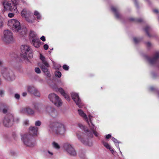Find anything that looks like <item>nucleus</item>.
Segmentation results:
<instances>
[{
    "label": "nucleus",
    "instance_id": "dca6fc26",
    "mask_svg": "<svg viewBox=\"0 0 159 159\" xmlns=\"http://www.w3.org/2000/svg\"><path fill=\"white\" fill-rule=\"evenodd\" d=\"M21 112L23 113H27L30 115H32L34 113V110L29 107L23 108L21 110Z\"/></svg>",
    "mask_w": 159,
    "mask_h": 159
},
{
    "label": "nucleus",
    "instance_id": "a18cd8bd",
    "mask_svg": "<svg viewBox=\"0 0 159 159\" xmlns=\"http://www.w3.org/2000/svg\"><path fill=\"white\" fill-rule=\"evenodd\" d=\"M12 3L15 4H17L19 0H11Z\"/></svg>",
    "mask_w": 159,
    "mask_h": 159
},
{
    "label": "nucleus",
    "instance_id": "79ce46f5",
    "mask_svg": "<svg viewBox=\"0 0 159 159\" xmlns=\"http://www.w3.org/2000/svg\"><path fill=\"white\" fill-rule=\"evenodd\" d=\"M35 72L38 74H39L41 73L39 67L36 68H35Z\"/></svg>",
    "mask_w": 159,
    "mask_h": 159
},
{
    "label": "nucleus",
    "instance_id": "680f3d73",
    "mask_svg": "<svg viewBox=\"0 0 159 159\" xmlns=\"http://www.w3.org/2000/svg\"><path fill=\"white\" fill-rule=\"evenodd\" d=\"M134 2H135V4L136 5V6L137 7L138 6V4H137V1H136V0H134Z\"/></svg>",
    "mask_w": 159,
    "mask_h": 159
},
{
    "label": "nucleus",
    "instance_id": "864d4df0",
    "mask_svg": "<svg viewBox=\"0 0 159 159\" xmlns=\"http://www.w3.org/2000/svg\"><path fill=\"white\" fill-rule=\"evenodd\" d=\"M111 135L110 134H108L106 136V138L107 139H108L111 138Z\"/></svg>",
    "mask_w": 159,
    "mask_h": 159
},
{
    "label": "nucleus",
    "instance_id": "9d476101",
    "mask_svg": "<svg viewBox=\"0 0 159 159\" xmlns=\"http://www.w3.org/2000/svg\"><path fill=\"white\" fill-rule=\"evenodd\" d=\"M3 40L7 43H10L13 41L12 33L9 30H6L4 32Z\"/></svg>",
    "mask_w": 159,
    "mask_h": 159
},
{
    "label": "nucleus",
    "instance_id": "1a4fd4ad",
    "mask_svg": "<svg viewBox=\"0 0 159 159\" xmlns=\"http://www.w3.org/2000/svg\"><path fill=\"white\" fill-rule=\"evenodd\" d=\"M63 148L70 155L72 156H75L76 155L75 150L71 144L69 143H65L64 144Z\"/></svg>",
    "mask_w": 159,
    "mask_h": 159
},
{
    "label": "nucleus",
    "instance_id": "6ab92c4d",
    "mask_svg": "<svg viewBox=\"0 0 159 159\" xmlns=\"http://www.w3.org/2000/svg\"><path fill=\"white\" fill-rule=\"evenodd\" d=\"M41 69L45 75L48 77H50L51 76L49 72L48 71L47 68L48 67H46L43 65H42L40 66Z\"/></svg>",
    "mask_w": 159,
    "mask_h": 159
},
{
    "label": "nucleus",
    "instance_id": "f03ea898",
    "mask_svg": "<svg viewBox=\"0 0 159 159\" xmlns=\"http://www.w3.org/2000/svg\"><path fill=\"white\" fill-rule=\"evenodd\" d=\"M8 25L12 30L16 32H19L21 35L26 34L27 30L26 28H21L20 22L16 19H12L8 20Z\"/></svg>",
    "mask_w": 159,
    "mask_h": 159
},
{
    "label": "nucleus",
    "instance_id": "2eb2a0df",
    "mask_svg": "<svg viewBox=\"0 0 159 159\" xmlns=\"http://www.w3.org/2000/svg\"><path fill=\"white\" fill-rule=\"evenodd\" d=\"M21 15L28 22H30L31 21L29 18L30 15V12L29 11H27L25 9H23L21 12Z\"/></svg>",
    "mask_w": 159,
    "mask_h": 159
},
{
    "label": "nucleus",
    "instance_id": "20e7f679",
    "mask_svg": "<svg viewBox=\"0 0 159 159\" xmlns=\"http://www.w3.org/2000/svg\"><path fill=\"white\" fill-rule=\"evenodd\" d=\"M1 73L3 78L8 81H12L15 79L13 72L6 67H2L1 69Z\"/></svg>",
    "mask_w": 159,
    "mask_h": 159
},
{
    "label": "nucleus",
    "instance_id": "4468645a",
    "mask_svg": "<svg viewBox=\"0 0 159 159\" xmlns=\"http://www.w3.org/2000/svg\"><path fill=\"white\" fill-rule=\"evenodd\" d=\"M159 58V52H156L153 58H151L148 57H146V59L151 64H153L157 61V59Z\"/></svg>",
    "mask_w": 159,
    "mask_h": 159
},
{
    "label": "nucleus",
    "instance_id": "37998d69",
    "mask_svg": "<svg viewBox=\"0 0 159 159\" xmlns=\"http://www.w3.org/2000/svg\"><path fill=\"white\" fill-rule=\"evenodd\" d=\"M63 69L66 70H68L69 67L67 65H64L63 66Z\"/></svg>",
    "mask_w": 159,
    "mask_h": 159
},
{
    "label": "nucleus",
    "instance_id": "4c0bfd02",
    "mask_svg": "<svg viewBox=\"0 0 159 159\" xmlns=\"http://www.w3.org/2000/svg\"><path fill=\"white\" fill-rule=\"evenodd\" d=\"M38 104H35L34 105V108L36 110L39 112H40V111L39 108L38 107Z\"/></svg>",
    "mask_w": 159,
    "mask_h": 159
},
{
    "label": "nucleus",
    "instance_id": "774afa93",
    "mask_svg": "<svg viewBox=\"0 0 159 159\" xmlns=\"http://www.w3.org/2000/svg\"><path fill=\"white\" fill-rule=\"evenodd\" d=\"M158 19H159V17H158Z\"/></svg>",
    "mask_w": 159,
    "mask_h": 159
},
{
    "label": "nucleus",
    "instance_id": "bf43d9fd",
    "mask_svg": "<svg viewBox=\"0 0 159 159\" xmlns=\"http://www.w3.org/2000/svg\"><path fill=\"white\" fill-rule=\"evenodd\" d=\"M153 11L154 13H158V11L157 10V9L154 10H153Z\"/></svg>",
    "mask_w": 159,
    "mask_h": 159
},
{
    "label": "nucleus",
    "instance_id": "f3484780",
    "mask_svg": "<svg viewBox=\"0 0 159 159\" xmlns=\"http://www.w3.org/2000/svg\"><path fill=\"white\" fill-rule=\"evenodd\" d=\"M38 129L36 127H30L29 128V133L33 136H36L38 134Z\"/></svg>",
    "mask_w": 159,
    "mask_h": 159
},
{
    "label": "nucleus",
    "instance_id": "ddd939ff",
    "mask_svg": "<svg viewBox=\"0 0 159 159\" xmlns=\"http://www.w3.org/2000/svg\"><path fill=\"white\" fill-rule=\"evenodd\" d=\"M46 111L49 115L53 117H56L57 115V111L54 108L51 107H47L46 108Z\"/></svg>",
    "mask_w": 159,
    "mask_h": 159
},
{
    "label": "nucleus",
    "instance_id": "7c9ffc66",
    "mask_svg": "<svg viewBox=\"0 0 159 159\" xmlns=\"http://www.w3.org/2000/svg\"><path fill=\"white\" fill-rule=\"evenodd\" d=\"M32 94H33L35 96L38 97H39L40 95L39 92L37 89L36 90H35V91H34Z\"/></svg>",
    "mask_w": 159,
    "mask_h": 159
},
{
    "label": "nucleus",
    "instance_id": "473e14b6",
    "mask_svg": "<svg viewBox=\"0 0 159 159\" xmlns=\"http://www.w3.org/2000/svg\"><path fill=\"white\" fill-rule=\"evenodd\" d=\"M55 75L58 78H60L61 75V74L60 72L59 71H56L55 72Z\"/></svg>",
    "mask_w": 159,
    "mask_h": 159
},
{
    "label": "nucleus",
    "instance_id": "338daca9",
    "mask_svg": "<svg viewBox=\"0 0 159 159\" xmlns=\"http://www.w3.org/2000/svg\"><path fill=\"white\" fill-rule=\"evenodd\" d=\"M150 89L151 90H153L154 89V88L153 87H151L150 88Z\"/></svg>",
    "mask_w": 159,
    "mask_h": 159
},
{
    "label": "nucleus",
    "instance_id": "bb28decb",
    "mask_svg": "<svg viewBox=\"0 0 159 159\" xmlns=\"http://www.w3.org/2000/svg\"><path fill=\"white\" fill-rule=\"evenodd\" d=\"M52 145L53 147L57 149H59L60 148V146L59 144L55 141L52 143Z\"/></svg>",
    "mask_w": 159,
    "mask_h": 159
},
{
    "label": "nucleus",
    "instance_id": "6e6552de",
    "mask_svg": "<svg viewBox=\"0 0 159 159\" xmlns=\"http://www.w3.org/2000/svg\"><path fill=\"white\" fill-rule=\"evenodd\" d=\"M2 122L5 126L8 127L11 126L13 123V116L11 114L6 115L3 118Z\"/></svg>",
    "mask_w": 159,
    "mask_h": 159
},
{
    "label": "nucleus",
    "instance_id": "72a5a7b5",
    "mask_svg": "<svg viewBox=\"0 0 159 159\" xmlns=\"http://www.w3.org/2000/svg\"><path fill=\"white\" fill-rule=\"evenodd\" d=\"M102 143L103 145L107 148L109 149L111 147L110 145L107 142L104 141L102 142Z\"/></svg>",
    "mask_w": 159,
    "mask_h": 159
},
{
    "label": "nucleus",
    "instance_id": "a19ab883",
    "mask_svg": "<svg viewBox=\"0 0 159 159\" xmlns=\"http://www.w3.org/2000/svg\"><path fill=\"white\" fill-rule=\"evenodd\" d=\"M133 39L135 43H137L140 41V40L139 39L135 37Z\"/></svg>",
    "mask_w": 159,
    "mask_h": 159
},
{
    "label": "nucleus",
    "instance_id": "5701e85b",
    "mask_svg": "<svg viewBox=\"0 0 159 159\" xmlns=\"http://www.w3.org/2000/svg\"><path fill=\"white\" fill-rule=\"evenodd\" d=\"M111 10L115 13L116 18L119 19L121 18V16L119 13L117 9L116 8L112 7H111Z\"/></svg>",
    "mask_w": 159,
    "mask_h": 159
},
{
    "label": "nucleus",
    "instance_id": "f8f14e48",
    "mask_svg": "<svg viewBox=\"0 0 159 159\" xmlns=\"http://www.w3.org/2000/svg\"><path fill=\"white\" fill-rule=\"evenodd\" d=\"M89 117L90 120V122H88V125L92 131L91 132L92 134L93 133L96 137H98L99 135V134L96 130V127L93 125L91 119L93 118V116L89 115ZM92 134L93 135V134Z\"/></svg>",
    "mask_w": 159,
    "mask_h": 159
},
{
    "label": "nucleus",
    "instance_id": "0e129e2a",
    "mask_svg": "<svg viewBox=\"0 0 159 159\" xmlns=\"http://www.w3.org/2000/svg\"><path fill=\"white\" fill-rule=\"evenodd\" d=\"M116 145L118 148H119V150L120 151V148L119 147L118 144H116Z\"/></svg>",
    "mask_w": 159,
    "mask_h": 159
},
{
    "label": "nucleus",
    "instance_id": "412c9836",
    "mask_svg": "<svg viewBox=\"0 0 159 159\" xmlns=\"http://www.w3.org/2000/svg\"><path fill=\"white\" fill-rule=\"evenodd\" d=\"M40 58L42 61L43 64L44 65H43L47 67H50V66L46 60L45 58L41 54H40Z\"/></svg>",
    "mask_w": 159,
    "mask_h": 159
},
{
    "label": "nucleus",
    "instance_id": "69168bd1",
    "mask_svg": "<svg viewBox=\"0 0 159 159\" xmlns=\"http://www.w3.org/2000/svg\"><path fill=\"white\" fill-rule=\"evenodd\" d=\"M129 20H131V21H134V18H130L129 19Z\"/></svg>",
    "mask_w": 159,
    "mask_h": 159
},
{
    "label": "nucleus",
    "instance_id": "f257e3e1",
    "mask_svg": "<svg viewBox=\"0 0 159 159\" xmlns=\"http://www.w3.org/2000/svg\"><path fill=\"white\" fill-rule=\"evenodd\" d=\"M78 126L80 129L84 130L86 134L81 138L80 133L78 132L76 133V135L78 139L84 144L89 146H91L93 145V143L90 140V139L93 137L92 133L88 129H86L85 127L82 124H79Z\"/></svg>",
    "mask_w": 159,
    "mask_h": 159
},
{
    "label": "nucleus",
    "instance_id": "423d86ee",
    "mask_svg": "<svg viewBox=\"0 0 159 159\" xmlns=\"http://www.w3.org/2000/svg\"><path fill=\"white\" fill-rule=\"evenodd\" d=\"M48 98L50 101L56 106L59 107L62 105V100L57 94L54 93H51L49 95Z\"/></svg>",
    "mask_w": 159,
    "mask_h": 159
},
{
    "label": "nucleus",
    "instance_id": "0eeeda50",
    "mask_svg": "<svg viewBox=\"0 0 159 159\" xmlns=\"http://www.w3.org/2000/svg\"><path fill=\"white\" fill-rule=\"evenodd\" d=\"M24 144L26 146L31 147L34 146L35 144L34 140L32 139L30 134H24L21 138Z\"/></svg>",
    "mask_w": 159,
    "mask_h": 159
},
{
    "label": "nucleus",
    "instance_id": "8fccbe9b",
    "mask_svg": "<svg viewBox=\"0 0 159 159\" xmlns=\"http://www.w3.org/2000/svg\"><path fill=\"white\" fill-rule=\"evenodd\" d=\"M43 48L45 50H47L48 48V46L47 44H45L43 46Z\"/></svg>",
    "mask_w": 159,
    "mask_h": 159
},
{
    "label": "nucleus",
    "instance_id": "c85d7f7f",
    "mask_svg": "<svg viewBox=\"0 0 159 159\" xmlns=\"http://www.w3.org/2000/svg\"><path fill=\"white\" fill-rule=\"evenodd\" d=\"M1 107H3L2 109V112L5 114L7 113L8 109V106H4L3 104H1Z\"/></svg>",
    "mask_w": 159,
    "mask_h": 159
},
{
    "label": "nucleus",
    "instance_id": "c9c22d12",
    "mask_svg": "<svg viewBox=\"0 0 159 159\" xmlns=\"http://www.w3.org/2000/svg\"><path fill=\"white\" fill-rule=\"evenodd\" d=\"M5 94V91L3 89L0 90V96L3 97Z\"/></svg>",
    "mask_w": 159,
    "mask_h": 159
},
{
    "label": "nucleus",
    "instance_id": "aec40b11",
    "mask_svg": "<svg viewBox=\"0 0 159 159\" xmlns=\"http://www.w3.org/2000/svg\"><path fill=\"white\" fill-rule=\"evenodd\" d=\"M30 42L36 48H38L40 46V40L39 38H35L34 39L32 40V41Z\"/></svg>",
    "mask_w": 159,
    "mask_h": 159
},
{
    "label": "nucleus",
    "instance_id": "cd10ccee",
    "mask_svg": "<svg viewBox=\"0 0 159 159\" xmlns=\"http://www.w3.org/2000/svg\"><path fill=\"white\" fill-rule=\"evenodd\" d=\"M36 89L34 86H29L28 88V91L31 94H32L34 91L36 90Z\"/></svg>",
    "mask_w": 159,
    "mask_h": 159
},
{
    "label": "nucleus",
    "instance_id": "e433bc0d",
    "mask_svg": "<svg viewBox=\"0 0 159 159\" xmlns=\"http://www.w3.org/2000/svg\"><path fill=\"white\" fill-rule=\"evenodd\" d=\"M54 65V66L55 69H59V68L61 67V66L60 65H57L56 66V65L55 64L54 62H53Z\"/></svg>",
    "mask_w": 159,
    "mask_h": 159
},
{
    "label": "nucleus",
    "instance_id": "c03bdc74",
    "mask_svg": "<svg viewBox=\"0 0 159 159\" xmlns=\"http://www.w3.org/2000/svg\"><path fill=\"white\" fill-rule=\"evenodd\" d=\"M15 97L16 99H19L20 98V95L18 93H16L15 94Z\"/></svg>",
    "mask_w": 159,
    "mask_h": 159
},
{
    "label": "nucleus",
    "instance_id": "58836bf2",
    "mask_svg": "<svg viewBox=\"0 0 159 159\" xmlns=\"http://www.w3.org/2000/svg\"><path fill=\"white\" fill-rule=\"evenodd\" d=\"M112 141H113V142L115 143H117L118 144L119 143H120V142H118V141L117 140V139H116L114 137H112Z\"/></svg>",
    "mask_w": 159,
    "mask_h": 159
},
{
    "label": "nucleus",
    "instance_id": "4d7b16f0",
    "mask_svg": "<svg viewBox=\"0 0 159 159\" xmlns=\"http://www.w3.org/2000/svg\"><path fill=\"white\" fill-rule=\"evenodd\" d=\"M137 21L139 22H141L143 21V20L142 19H139L136 20Z\"/></svg>",
    "mask_w": 159,
    "mask_h": 159
},
{
    "label": "nucleus",
    "instance_id": "052dcab7",
    "mask_svg": "<svg viewBox=\"0 0 159 159\" xmlns=\"http://www.w3.org/2000/svg\"><path fill=\"white\" fill-rule=\"evenodd\" d=\"M109 149L110 150V151L112 152L113 153V152H114V151L113 150V149L112 148H111V147H110V148H109Z\"/></svg>",
    "mask_w": 159,
    "mask_h": 159
},
{
    "label": "nucleus",
    "instance_id": "ea45409f",
    "mask_svg": "<svg viewBox=\"0 0 159 159\" xmlns=\"http://www.w3.org/2000/svg\"><path fill=\"white\" fill-rule=\"evenodd\" d=\"M46 154L47 156H49L50 157L52 156L53 154L52 152L49 151L46 152Z\"/></svg>",
    "mask_w": 159,
    "mask_h": 159
},
{
    "label": "nucleus",
    "instance_id": "de8ad7c7",
    "mask_svg": "<svg viewBox=\"0 0 159 159\" xmlns=\"http://www.w3.org/2000/svg\"><path fill=\"white\" fill-rule=\"evenodd\" d=\"M14 16V14L13 13H10L8 14V16L10 18H12Z\"/></svg>",
    "mask_w": 159,
    "mask_h": 159
},
{
    "label": "nucleus",
    "instance_id": "49530a36",
    "mask_svg": "<svg viewBox=\"0 0 159 159\" xmlns=\"http://www.w3.org/2000/svg\"><path fill=\"white\" fill-rule=\"evenodd\" d=\"M3 20L2 18H0V27H2L3 25Z\"/></svg>",
    "mask_w": 159,
    "mask_h": 159
},
{
    "label": "nucleus",
    "instance_id": "7ed1b4c3",
    "mask_svg": "<svg viewBox=\"0 0 159 159\" xmlns=\"http://www.w3.org/2000/svg\"><path fill=\"white\" fill-rule=\"evenodd\" d=\"M50 127L54 133L57 135H62L65 133L66 128L62 122L57 121L50 125Z\"/></svg>",
    "mask_w": 159,
    "mask_h": 159
},
{
    "label": "nucleus",
    "instance_id": "39448f33",
    "mask_svg": "<svg viewBox=\"0 0 159 159\" xmlns=\"http://www.w3.org/2000/svg\"><path fill=\"white\" fill-rule=\"evenodd\" d=\"M21 57L24 59L31 58L33 55L30 47L28 45H22L21 47Z\"/></svg>",
    "mask_w": 159,
    "mask_h": 159
},
{
    "label": "nucleus",
    "instance_id": "5fc2aeb1",
    "mask_svg": "<svg viewBox=\"0 0 159 159\" xmlns=\"http://www.w3.org/2000/svg\"><path fill=\"white\" fill-rule=\"evenodd\" d=\"M19 121V119L18 118H16L14 119H13V122L15 121V122H18Z\"/></svg>",
    "mask_w": 159,
    "mask_h": 159
},
{
    "label": "nucleus",
    "instance_id": "b1692460",
    "mask_svg": "<svg viewBox=\"0 0 159 159\" xmlns=\"http://www.w3.org/2000/svg\"><path fill=\"white\" fill-rule=\"evenodd\" d=\"M17 5V4H14L12 3V4H11V6L9 10L11 11L14 12V13H18V11L16 6Z\"/></svg>",
    "mask_w": 159,
    "mask_h": 159
},
{
    "label": "nucleus",
    "instance_id": "e2e57ef3",
    "mask_svg": "<svg viewBox=\"0 0 159 159\" xmlns=\"http://www.w3.org/2000/svg\"><path fill=\"white\" fill-rule=\"evenodd\" d=\"M3 64V61L0 60V66H1Z\"/></svg>",
    "mask_w": 159,
    "mask_h": 159
},
{
    "label": "nucleus",
    "instance_id": "603ef678",
    "mask_svg": "<svg viewBox=\"0 0 159 159\" xmlns=\"http://www.w3.org/2000/svg\"><path fill=\"white\" fill-rule=\"evenodd\" d=\"M40 39L41 40H42L44 42L45 41V38L44 36H42L40 38Z\"/></svg>",
    "mask_w": 159,
    "mask_h": 159
},
{
    "label": "nucleus",
    "instance_id": "9b49d317",
    "mask_svg": "<svg viewBox=\"0 0 159 159\" xmlns=\"http://www.w3.org/2000/svg\"><path fill=\"white\" fill-rule=\"evenodd\" d=\"M71 96L72 99L79 107L81 108L83 106V104L78 94L75 93H72L71 94Z\"/></svg>",
    "mask_w": 159,
    "mask_h": 159
},
{
    "label": "nucleus",
    "instance_id": "3c124183",
    "mask_svg": "<svg viewBox=\"0 0 159 159\" xmlns=\"http://www.w3.org/2000/svg\"><path fill=\"white\" fill-rule=\"evenodd\" d=\"M29 120H25L23 122L24 124L25 125L29 124Z\"/></svg>",
    "mask_w": 159,
    "mask_h": 159
},
{
    "label": "nucleus",
    "instance_id": "f704fd0d",
    "mask_svg": "<svg viewBox=\"0 0 159 159\" xmlns=\"http://www.w3.org/2000/svg\"><path fill=\"white\" fill-rule=\"evenodd\" d=\"M41 122L39 120L36 121L35 123V125L36 126H40L41 125Z\"/></svg>",
    "mask_w": 159,
    "mask_h": 159
},
{
    "label": "nucleus",
    "instance_id": "2f4dec72",
    "mask_svg": "<svg viewBox=\"0 0 159 159\" xmlns=\"http://www.w3.org/2000/svg\"><path fill=\"white\" fill-rule=\"evenodd\" d=\"M151 29L150 27L148 26H147L144 29L145 31L146 32L147 35L149 37L150 36V35L148 33V31H150Z\"/></svg>",
    "mask_w": 159,
    "mask_h": 159
},
{
    "label": "nucleus",
    "instance_id": "393cba45",
    "mask_svg": "<svg viewBox=\"0 0 159 159\" xmlns=\"http://www.w3.org/2000/svg\"><path fill=\"white\" fill-rule=\"evenodd\" d=\"M11 4L10 3L6 1H5L3 2V7L4 9L6 10H9Z\"/></svg>",
    "mask_w": 159,
    "mask_h": 159
},
{
    "label": "nucleus",
    "instance_id": "09e8293b",
    "mask_svg": "<svg viewBox=\"0 0 159 159\" xmlns=\"http://www.w3.org/2000/svg\"><path fill=\"white\" fill-rule=\"evenodd\" d=\"M12 135L14 139H16L17 137V134L16 132H13Z\"/></svg>",
    "mask_w": 159,
    "mask_h": 159
},
{
    "label": "nucleus",
    "instance_id": "c756f323",
    "mask_svg": "<svg viewBox=\"0 0 159 159\" xmlns=\"http://www.w3.org/2000/svg\"><path fill=\"white\" fill-rule=\"evenodd\" d=\"M34 15L36 16L37 19L40 20L41 19V16L40 13L37 11H35L34 13Z\"/></svg>",
    "mask_w": 159,
    "mask_h": 159
},
{
    "label": "nucleus",
    "instance_id": "6e6d98bb",
    "mask_svg": "<svg viewBox=\"0 0 159 159\" xmlns=\"http://www.w3.org/2000/svg\"><path fill=\"white\" fill-rule=\"evenodd\" d=\"M146 44V45H147V46L148 47H150V46H151V43L149 42H147Z\"/></svg>",
    "mask_w": 159,
    "mask_h": 159
},
{
    "label": "nucleus",
    "instance_id": "13d9d810",
    "mask_svg": "<svg viewBox=\"0 0 159 159\" xmlns=\"http://www.w3.org/2000/svg\"><path fill=\"white\" fill-rule=\"evenodd\" d=\"M27 93L26 92H24L22 93V95L23 97H25L26 96Z\"/></svg>",
    "mask_w": 159,
    "mask_h": 159
},
{
    "label": "nucleus",
    "instance_id": "a211bd4d",
    "mask_svg": "<svg viewBox=\"0 0 159 159\" xmlns=\"http://www.w3.org/2000/svg\"><path fill=\"white\" fill-rule=\"evenodd\" d=\"M57 91L59 92L68 101H70L69 97L64 92V90L61 88H59L57 89Z\"/></svg>",
    "mask_w": 159,
    "mask_h": 159
},
{
    "label": "nucleus",
    "instance_id": "a878e982",
    "mask_svg": "<svg viewBox=\"0 0 159 159\" xmlns=\"http://www.w3.org/2000/svg\"><path fill=\"white\" fill-rule=\"evenodd\" d=\"M30 42L32 41V40L34 39L35 38H38L37 36V35L33 31L30 32Z\"/></svg>",
    "mask_w": 159,
    "mask_h": 159
},
{
    "label": "nucleus",
    "instance_id": "4be33fe9",
    "mask_svg": "<svg viewBox=\"0 0 159 159\" xmlns=\"http://www.w3.org/2000/svg\"><path fill=\"white\" fill-rule=\"evenodd\" d=\"M78 111L79 115L85 119L86 120L88 124V122H89L88 121V119L87 118L86 115L81 109H78Z\"/></svg>",
    "mask_w": 159,
    "mask_h": 159
}]
</instances>
